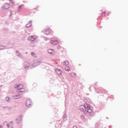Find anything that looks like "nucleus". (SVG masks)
<instances>
[{
	"label": "nucleus",
	"mask_w": 128,
	"mask_h": 128,
	"mask_svg": "<svg viewBox=\"0 0 128 128\" xmlns=\"http://www.w3.org/2000/svg\"><path fill=\"white\" fill-rule=\"evenodd\" d=\"M12 124H14V122L12 121L10 122V123L7 124L8 128H12Z\"/></svg>",
	"instance_id": "nucleus-9"
},
{
	"label": "nucleus",
	"mask_w": 128,
	"mask_h": 128,
	"mask_svg": "<svg viewBox=\"0 0 128 128\" xmlns=\"http://www.w3.org/2000/svg\"><path fill=\"white\" fill-rule=\"evenodd\" d=\"M52 32V29L50 28H47L45 30L46 34H48Z\"/></svg>",
	"instance_id": "nucleus-5"
},
{
	"label": "nucleus",
	"mask_w": 128,
	"mask_h": 128,
	"mask_svg": "<svg viewBox=\"0 0 128 128\" xmlns=\"http://www.w3.org/2000/svg\"><path fill=\"white\" fill-rule=\"evenodd\" d=\"M22 120V116H18L16 118V122H20Z\"/></svg>",
	"instance_id": "nucleus-10"
},
{
	"label": "nucleus",
	"mask_w": 128,
	"mask_h": 128,
	"mask_svg": "<svg viewBox=\"0 0 128 128\" xmlns=\"http://www.w3.org/2000/svg\"><path fill=\"white\" fill-rule=\"evenodd\" d=\"M65 70L66 72H70V68L68 66L65 67Z\"/></svg>",
	"instance_id": "nucleus-12"
},
{
	"label": "nucleus",
	"mask_w": 128,
	"mask_h": 128,
	"mask_svg": "<svg viewBox=\"0 0 128 128\" xmlns=\"http://www.w3.org/2000/svg\"><path fill=\"white\" fill-rule=\"evenodd\" d=\"M2 48H4V46H2Z\"/></svg>",
	"instance_id": "nucleus-23"
},
{
	"label": "nucleus",
	"mask_w": 128,
	"mask_h": 128,
	"mask_svg": "<svg viewBox=\"0 0 128 128\" xmlns=\"http://www.w3.org/2000/svg\"><path fill=\"white\" fill-rule=\"evenodd\" d=\"M26 105V106H32V100H27Z\"/></svg>",
	"instance_id": "nucleus-4"
},
{
	"label": "nucleus",
	"mask_w": 128,
	"mask_h": 128,
	"mask_svg": "<svg viewBox=\"0 0 128 128\" xmlns=\"http://www.w3.org/2000/svg\"><path fill=\"white\" fill-rule=\"evenodd\" d=\"M56 72L58 74H59L60 76L62 74V70H60V69H58V68L56 69Z\"/></svg>",
	"instance_id": "nucleus-8"
},
{
	"label": "nucleus",
	"mask_w": 128,
	"mask_h": 128,
	"mask_svg": "<svg viewBox=\"0 0 128 128\" xmlns=\"http://www.w3.org/2000/svg\"><path fill=\"white\" fill-rule=\"evenodd\" d=\"M6 102H10V97H8V96L6 97Z\"/></svg>",
	"instance_id": "nucleus-15"
},
{
	"label": "nucleus",
	"mask_w": 128,
	"mask_h": 128,
	"mask_svg": "<svg viewBox=\"0 0 128 128\" xmlns=\"http://www.w3.org/2000/svg\"><path fill=\"white\" fill-rule=\"evenodd\" d=\"M64 66H68V60H65V61L64 62Z\"/></svg>",
	"instance_id": "nucleus-14"
},
{
	"label": "nucleus",
	"mask_w": 128,
	"mask_h": 128,
	"mask_svg": "<svg viewBox=\"0 0 128 128\" xmlns=\"http://www.w3.org/2000/svg\"><path fill=\"white\" fill-rule=\"evenodd\" d=\"M48 52L49 54H54V50H52V49H48Z\"/></svg>",
	"instance_id": "nucleus-13"
},
{
	"label": "nucleus",
	"mask_w": 128,
	"mask_h": 128,
	"mask_svg": "<svg viewBox=\"0 0 128 128\" xmlns=\"http://www.w3.org/2000/svg\"><path fill=\"white\" fill-rule=\"evenodd\" d=\"M70 74L72 76H76V74L74 72H71Z\"/></svg>",
	"instance_id": "nucleus-18"
},
{
	"label": "nucleus",
	"mask_w": 128,
	"mask_h": 128,
	"mask_svg": "<svg viewBox=\"0 0 128 128\" xmlns=\"http://www.w3.org/2000/svg\"><path fill=\"white\" fill-rule=\"evenodd\" d=\"M31 55L32 56H34V58H36V54H34V52H31Z\"/></svg>",
	"instance_id": "nucleus-17"
},
{
	"label": "nucleus",
	"mask_w": 128,
	"mask_h": 128,
	"mask_svg": "<svg viewBox=\"0 0 128 128\" xmlns=\"http://www.w3.org/2000/svg\"><path fill=\"white\" fill-rule=\"evenodd\" d=\"M10 8V4H5L2 7V8H4V10H8Z\"/></svg>",
	"instance_id": "nucleus-6"
},
{
	"label": "nucleus",
	"mask_w": 128,
	"mask_h": 128,
	"mask_svg": "<svg viewBox=\"0 0 128 128\" xmlns=\"http://www.w3.org/2000/svg\"><path fill=\"white\" fill-rule=\"evenodd\" d=\"M14 88H18V90H22L24 86L22 84H18L15 85Z\"/></svg>",
	"instance_id": "nucleus-2"
},
{
	"label": "nucleus",
	"mask_w": 128,
	"mask_h": 128,
	"mask_svg": "<svg viewBox=\"0 0 128 128\" xmlns=\"http://www.w3.org/2000/svg\"><path fill=\"white\" fill-rule=\"evenodd\" d=\"M80 110L81 112H83L85 114H86L88 112H92V108L88 104H84V105H81L80 106Z\"/></svg>",
	"instance_id": "nucleus-1"
},
{
	"label": "nucleus",
	"mask_w": 128,
	"mask_h": 128,
	"mask_svg": "<svg viewBox=\"0 0 128 128\" xmlns=\"http://www.w3.org/2000/svg\"><path fill=\"white\" fill-rule=\"evenodd\" d=\"M73 128H78V127H76V126H74L73 127Z\"/></svg>",
	"instance_id": "nucleus-21"
},
{
	"label": "nucleus",
	"mask_w": 128,
	"mask_h": 128,
	"mask_svg": "<svg viewBox=\"0 0 128 128\" xmlns=\"http://www.w3.org/2000/svg\"><path fill=\"white\" fill-rule=\"evenodd\" d=\"M23 6L24 5L22 4L19 6L18 7V12H20V10H22V8Z\"/></svg>",
	"instance_id": "nucleus-11"
},
{
	"label": "nucleus",
	"mask_w": 128,
	"mask_h": 128,
	"mask_svg": "<svg viewBox=\"0 0 128 128\" xmlns=\"http://www.w3.org/2000/svg\"><path fill=\"white\" fill-rule=\"evenodd\" d=\"M0 128H2V126L0 125Z\"/></svg>",
	"instance_id": "nucleus-20"
},
{
	"label": "nucleus",
	"mask_w": 128,
	"mask_h": 128,
	"mask_svg": "<svg viewBox=\"0 0 128 128\" xmlns=\"http://www.w3.org/2000/svg\"><path fill=\"white\" fill-rule=\"evenodd\" d=\"M36 38V36H30L28 38V40L30 42H34Z\"/></svg>",
	"instance_id": "nucleus-3"
},
{
	"label": "nucleus",
	"mask_w": 128,
	"mask_h": 128,
	"mask_svg": "<svg viewBox=\"0 0 128 128\" xmlns=\"http://www.w3.org/2000/svg\"><path fill=\"white\" fill-rule=\"evenodd\" d=\"M81 118H82V119L84 118V116H81Z\"/></svg>",
	"instance_id": "nucleus-19"
},
{
	"label": "nucleus",
	"mask_w": 128,
	"mask_h": 128,
	"mask_svg": "<svg viewBox=\"0 0 128 128\" xmlns=\"http://www.w3.org/2000/svg\"><path fill=\"white\" fill-rule=\"evenodd\" d=\"M50 44L56 46V45L58 44V40H51Z\"/></svg>",
	"instance_id": "nucleus-7"
},
{
	"label": "nucleus",
	"mask_w": 128,
	"mask_h": 128,
	"mask_svg": "<svg viewBox=\"0 0 128 128\" xmlns=\"http://www.w3.org/2000/svg\"><path fill=\"white\" fill-rule=\"evenodd\" d=\"M30 26H32V22H30L26 25V28H30Z\"/></svg>",
	"instance_id": "nucleus-16"
},
{
	"label": "nucleus",
	"mask_w": 128,
	"mask_h": 128,
	"mask_svg": "<svg viewBox=\"0 0 128 128\" xmlns=\"http://www.w3.org/2000/svg\"><path fill=\"white\" fill-rule=\"evenodd\" d=\"M104 16H106V12H104Z\"/></svg>",
	"instance_id": "nucleus-24"
},
{
	"label": "nucleus",
	"mask_w": 128,
	"mask_h": 128,
	"mask_svg": "<svg viewBox=\"0 0 128 128\" xmlns=\"http://www.w3.org/2000/svg\"><path fill=\"white\" fill-rule=\"evenodd\" d=\"M18 92H22V91H20V92L18 91Z\"/></svg>",
	"instance_id": "nucleus-22"
},
{
	"label": "nucleus",
	"mask_w": 128,
	"mask_h": 128,
	"mask_svg": "<svg viewBox=\"0 0 128 128\" xmlns=\"http://www.w3.org/2000/svg\"><path fill=\"white\" fill-rule=\"evenodd\" d=\"M10 0V2H12V0Z\"/></svg>",
	"instance_id": "nucleus-25"
}]
</instances>
